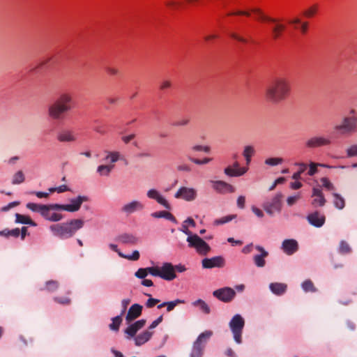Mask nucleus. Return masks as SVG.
<instances>
[{
    "label": "nucleus",
    "mask_w": 357,
    "mask_h": 357,
    "mask_svg": "<svg viewBox=\"0 0 357 357\" xmlns=\"http://www.w3.org/2000/svg\"><path fill=\"white\" fill-rule=\"evenodd\" d=\"M72 96L68 93H61L48 107V115L54 120H61L65 113L72 109Z\"/></svg>",
    "instance_id": "4"
},
{
    "label": "nucleus",
    "mask_w": 357,
    "mask_h": 357,
    "mask_svg": "<svg viewBox=\"0 0 357 357\" xmlns=\"http://www.w3.org/2000/svg\"><path fill=\"white\" fill-rule=\"evenodd\" d=\"M248 170V167H241L238 162H235L233 166H229L225 169V174L229 176L237 177L245 174Z\"/></svg>",
    "instance_id": "18"
},
{
    "label": "nucleus",
    "mask_w": 357,
    "mask_h": 357,
    "mask_svg": "<svg viewBox=\"0 0 357 357\" xmlns=\"http://www.w3.org/2000/svg\"><path fill=\"white\" fill-rule=\"evenodd\" d=\"M204 348L196 343H193L190 357H202Z\"/></svg>",
    "instance_id": "39"
},
{
    "label": "nucleus",
    "mask_w": 357,
    "mask_h": 357,
    "mask_svg": "<svg viewBox=\"0 0 357 357\" xmlns=\"http://www.w3.org/2000/svg\"><path fill=\"white\" fill-rule=\"evenodd\" d=\"M60 206L59 204H52L46 205L45 209L42 212V216L47 220L51 222H59L63 218V215L61 213L52 212V211H62L61 208L56 206Z\"/></svg>",
    "instance_id": "12"
},
{
    "label": "nucleus",
    "mask_w": 357,
    "mask_h": 357,
    "mask_svg": "<svg viewBox=\"0 0 357 357\" xmlns=\"http://www.w3.org/2000/svg\"><path fill=\"white\" fill-rule=\"evenodd\" d=\"M148 275V271L146 268H140L135 273V276L139 279H145Z\"/></svg>",
    "instance_id": "56"
},
{
    "label": "nucleus",
    "mask_w": 357,
    "mask_h": 357,
    "mask_svg": "<svg viewBox=\"0 0 357 357\" xmlns=\"http://www.w3.org/2000/svg\"><path fill=\"white\" fill-rule=\"evenodd\" d=\"M105 152L106 153V156L104 158V160L106 162L115 163L123 158L119 151H105Z\"/></svg>",
    "instance_id": "32"
},
{
    "label": "nucleus",
    "mask_w": 357,
    "mask_h": 357,
    "mask_svg": "<svg viewBox=\"0 0 357 357\" xmlns=\"http://www.w3.org/2000/svg\"><path fill=\"white\" fill-rule=\"evenodd\" d=\"M145 209L144 204L137 199H132L125 203L120 208V211L126 216H129L135 213L142 212Z\"/></svg>",
    "instance_id": "9"
},
{
    "label": "nucleus",
    "mask_w": 357,
    "mask_h": 357,
    "mask_svg": "<svg viewBox=\"0 0 357 357\" xmlns=\"http://www.w3.org/2000/svg\"><path fill=\"white\" fill-rule=\"evenodd\" d=\"M225 264L224 258L220 256L205 258L202 260V266L204 268H212L214 267L221 268L225 266Z\"/></svg>",
    "instance_id": "19"
},
{
    "label": "nucleus",
    "mask_w": 357,
    "mask_h": 357,
    "mask_svg": "<svg viewBox=\"0 0 357 357\" xmlns=\"http://www.w3.org/2000/svg\"><path fill=\"white\" fill-rule=\"evenodd\" d=\"M332 144L330 137L324 135H314L307 139L305 146L308 149H316L322 146H328Z\"/></svg>",
    "instance_id": "11"
},
{
    "label": "nucleus",
    "mask_w": 357,
    "mask_h": 357,
    "mask_svg": "<svg viewBox=\"0 0 357 357\" xmlns=\"http://www.w3.org/2000/svg\"><path fill=\"white\" fill-rule=\"evenodd\" d=\"M251 13L255 14L257 20L266 21L271 24V36L275 40L280 38L286 29V25L282 23V20L268 17L258 8H252L248 10H229L227 15H244L249 17Z\"/></svg>",
    "instance_id": "1"
},
{
    "label": "nucleus",
    "mask_w": 357,
    "mask_h": 357,
    "mask_svg": "<svg viewBox=\"0 0 357 357\" xmlns=\"http://www.w3.org/2000/svg\"><path fill=\"white\" fill-rule=\"evenodd\" d=\"M301 198V193L298 192L295 195L290 196L287 199V203L289 206L296 204Z\"/></svg>",
    "instance_id": "58"
},
{
    "label": "nucleus",
    "mask_w": 357,
    "mask_h": 357,
    "mask_svg": "<svg viewBox=\"0 0 357 357\" xmlns=\"http://www.w3.org/2000/svg\"><path fill=\"white\" fill-rule=\"evenodd\" d=\"M318 167H326V168H333V166H330V165H326V164L310 162V164L309 165V170L307 172V174L311 176L314 175L318 172V169H317Z\"/></svg>",
    "instance_id": "37"
},
{
    "label": "nucleus",
    "mask_w": 357,
    "mask_h": 357,
    "mask_svg": "<svg viewBox=\"0 0 357 357\" xmlns=\"http://www.w3.org/2000/svg\"><path fill=\"white\" fill-rule=\"evenodd\" d=\"M15 222L29 225L33 227H36L37 225V224L33 220H32L30 218V217L24 215H21L20 213L15 214Z\"/></svg>",
    "instance_id": "36"
},
{
    "label": "nucleus",
    "mask_w": 357,
    "mask_h": 357,
    "mask_svg": "<svg viewBox=\"0 0 357 357\" xmlns=\"http://www.w3.org/2000/svg\"><path fill=\"white\" fill-rule=\"evenodd\" d=\"M256 250L260 252L259 255H256L253 259L257 267H264L266 264L265 258L268 256V252L261 246H256Z\"/></svg>",
    "instance_id": "27"
},
{
    "label": "nucleus",
    "mask_w": 357,
    "mask_h": 357,
    "mask_svg": "<svg viewBox=\"0 0 357 357\" xmlns=\"http://www.w3.org/2000/svg\"><path fill=\"white\" fill-rule=\"evenodd\" d=\"M236 218V215H229L214 220V225H219L227 223Z\"/></svg>",
    "instance_id": "44"
},
{
    "label": "nucleus",
    "mask_w": 357,
    "mask_h": 357,
    "mask_svg": "<svg viewBox=\"0 0 357 357\" xmlns=\"http://www.w3.org/2000/svg\"><path fill=\"white\" fill-rule=\"evenodd\" d=\"M212 335L213 331L208 330L205 331L201 334H199V335L194 342L205 348L207 342L209 340Z\"/></svg>",
    "instance_id": "31"
},
{
    "label": "nucleus",
    "mask_w": 357,
    "mask_h": 357,
    "mask_svg": "<svg viewBox=\"0 0 357 357\" xmlns=\"http://www.w3.org/2000/svg\"><path fill=\"white\" fill-rule=\"evenodd\" d=\"M282 197V193H277L270 201L264 202L262 206L269 215L272 216L275 212H280Z\"/></svg>",
    "instance_id": "8"
},
{
    "label": "nucleus",
    "mask_w": 357,
    "mask_h": 357,
    "mask_svg": "<svg viewBox=\"0 0 357 357\" xmlns=\"http://www.w3.org/2000/svg\"><path fill=\"white\" fill-rule=\"evenodd\" d=\"M183 303H185V301L181 300V299H176L172 301L167 302V305H166L167 311L168 312H169L172 311L174 309V307L176 306H177L178 305L183 304Z\"/></svg>",
    "instance_id": "46"
},
{
    "label": "nucleus",
    "mask_w": 357,
    "mask_h": 357,
    "mask_svg": "<svg viewBox=\"0 0 357 357\" xmlns=\"http://www.w3.org/2000/svg\"><path fill=\"white\" fill-rule=\"evenodd\" d=\"M269 288L274 294L280 296L285 293L287 286L284 283L273 282L269 284Z\"/></svg>",
    "instance_id": "29"
},
{
    "label": "nucleus",
    "mask_w": 357,
    "mask_h": 357,
    "mask_svg": "<svg viewBox=\"0 0 357 357\" xmlns=\"http://www.w3.org/2000/svg\"><path fill=\"white\" fill-rule=\"evenodd\" d=\"M191 151L194 152L203 151L208 153L211 151V148L208 146L197 144L191 147Z\"/></svg>",
    "instance_id": "53"
},
{
    "label": "nucleus",
    "mask_w": 357,
    "mask_h": 357,
    "mask_svg": "<svg viewBox=\"0 0 357 357\" xmlns=\"http://www.w3.org/2000/svg\"><path fill=\"white\" fill-rule=\"evenodd\" d=\"M252 211L255 213V215H257L258 218H263L264 216V212L259 208H257L255 206H252L251 207Z\"/></svg>",
    "instance_id": "63"
},
{
    "label": "nucleus",
    "mask_w": 357,
    "mask_h": 357,
    "mask_svg": "<svg viewBox=\"0 0 357 357\" xmlns=\"http://www.w3.org/2000/svg\"><path fill=\"white\" fill-rule=\"evenodd\" d=\"M116 241L122 244L134 245L138 243V238L129 233H124L117 236Z\"/></svg>",
    "instance_id": "26"
},
{
    "label": "nucleus",
    "mask_w": 357,
    "mask_h": 357,
    "mask_svg": "<svg viewBox=\"0 0 357 357\" xmlns=\"http://www.w3.org/2000/svg\"><path fill=\"white\" fill-rule=\"evenodd\" d=\"M148 274H151L153 276L160 277V267L159 266H151L146 268Z\"/></svg>",
    "instance_id": "59"
},
{
    "label": "nucleus",
    "mask_w": 357,
    "mask_h": 357,
    "mask_svg": "<svg viewBox=\"0 0 357 357\" xmlns=\"http://www.w3.org/2000/svg\"><path fill=\"white\" fill-rule=\"evenodd\" d=\"M58 287L59 283L55 280H50L46 282V289L49 291H54Z\"/></svg>",
    "instance_id": "55"
},
{
    "label": "nucleus",
    "mask_w": 357,
    "mask_h": 357,
    "mask_svg": "<svg viewBox=\"0 0 357 357\" xmlns=\"http://www.w3.org/2000/svg\"><path fill=\"white\" fill-rule=\"evenodd\" d=\"M114 167V165H101L98 167L97 172L100 176H109Z\"/></svg>",
    "instance_id": "38"
},
{
    "label": "nucleus",
    "mask_w": 357,
    "mask_h": 357,
    "mask_svg": "<svg viewBox=\"0 0 357 357\" xmlns=\"http://www.w3.org/2000/svg\"><path fill=\"white\" fill-rule=\"evenodd\" d=\"M321 182L323 187H324L328 190H335V186L329 181V179L328 178L324 177V178H321Z\"/></svg>",
    "instance_id": "54"
},
{
    "label": "nucleus",
    "mask_w": 357,
    "mask_h": 357,
    "mask_svg": "<svg viewBox=\"0 0 357 357\" xmlns=\"http://www.w3.org/2000/svg\"><path fill=\"white\" fill-rule=\"evenodd\" d=\"M197 196L198 192L197 189L186 186L179 188L174 194V197L176 199H183L189 202L195 201Z\"/></svg>",
    "instance_id": "10"
},
{
    "label": "nucleus",
    "mask_w": 357,
    "mask_h": 357,
    "mask_svg": "<svg viewBox=\"0 0 357 357\" xmlns=\"http://www.w3.org/2000/svg\"><path fill=\"white\" fill-rule=\"evenodd\" d=\"M213 296L224 303H229L234 298L236 291L231 287H223L214 291Z\"/></svg>",
    "instance_id": "14"
},
{
    "label": "nucleus",
    "mask_w": 357,
    "mask_h": 357,
    "mask_svg": "<svg viewBox=\"0 0 357 357\" xmlns=\"http://www.w3.org/2000/svg\"><path fill=\"white\" fill-rule=\"evenodd\" d=\"M237 206L243 209L245 208V197L243 195H241L237 198L236 200Z\"/></svg>",
    "instance_id": "61"
},
{
    "label": "nucleus",
    "mask_w": 357,
    "mask_h": 357,
    "mask_svg": "<svg viewBox=\"0 0 357 357\" xmlns=\"http://www.w3.org/2000/svg\"><path fill=\"white\" fill-rule=\"evenodd\" d=\"M298 165L300 167V169L293 174L292 178L294 180H299L301 178V174L307 169V165L305 163H298Z\"/></svg>",
    "instance_id": "49"
},
{
    "label": "nucleus",
    "mask_w": 357,
    "mask_h": 357,
    "mask_svg": "<svg viewBox=\"0 0 357 357\" xmlns=\"http://www.w3.org/2000/svg\"><path fill=\"white\" fill-rule=\"evenodd\" d=\"M283 162L282 158H269L265 160V164L269 166H276Z\"/></svg>",
    "instance_id": "48"
},
{
    "label": "nucleus",
    "mask_w": 357,
    "mask_h": 357,
    "mask_svg": "<svg viewBox=\"0 0 357 357\" xmlns=\"http://www.w3.org/2000/svg\"><path fill=\"white\" fill-rule=\"evenodd\" d=\"M83 225L82 220L74 219L66 222L52 225L50 226V230L54 236L61 239H67L73 236Z\"/></svg>",
    "instance_id": "3"
},
{
    "label": "nucleus",
    "mask_w": 357,
    "mask_h": 357,
    "mask_svg": "<svg viewBox=\"0 0 357 357\" xmlns=\"http://www.w3.org/2000/svg\"><path fill=\"white\" fill-rule=\"evenodd\" d=\"M318 9L319 6L317 4L312 5L304 11L303 15L307 17H312L317 14Z\"/></svg>",
    "instance_id": "45"
},
{
    "label": "nucleus",
    "mask_w": 357,
    "mask_h": 357,
    "mask_svg": "<svg viewBox=\"0 0 357 357\" xmlns=\"http://www.w3.org/2000/svg\"><path fill=\"white\" fill-rule=\"evenodd\" d=\"M346 153L348 158L357 157V144L349 146L346 149Z\"/></svg>",
    "instance_id": "51"
},
{
    "label": "nucleus",
    "mask_w": 357,
    "mask_h": 357,
    "mask_svg": "<svg viewBox=\"0 0 357 357\" xmlns=\"http://www.w3.org/2000/svg\"><path fill=\"white\" fill-rule=\"evenodd\" d=\"M160 278L165 280L171 281L176 277L174 273V267L171 263H164L162 266L160 267Z\"/></svg>",
    "instance_id": "17"
},
{
    "label": "nucleus",
    "mask_w": 357,
    "mask_h": 357,
    "mask_svg": "<svg viewBox=\"0 0 357 357\" xmlns=\"http://www.w3.org/2000/svg\"><path fill=\"white\" fill-rule=\"evenodd\" d=\"M339 252L341 254H348L351 252V248L346 241H342L340 244Z\"/></svg>",
    "instance_id": "52"
},
{
    "label": "nucleus",
    "mask_w": 357,
    "mask_h": 357,
    "mask_svg": "<svg viewBox=\"0 0 357 357\" xmlns=\"http://www.w3.org/2000/svg\"><path fill=\"white\" fill-rule=\"evenodd\" d=\"M212 159L211 158H205L202 160L201 159H197V158H190V160L191 162H192L193 163L196 164V165H205V164H207Z\"/></svg>",
    "instance_id": "60"
},
{
    "label": "nucleus",
    "mask_w": 357,
    "mask_h": 357,
    "mask_svg": "<svg viewBox=\"0 0 357 357\" xmlns=\"http://www.w3.org/2000/svg\"><path fill=\"white\" fill-rule=\"evenodd\" d=\"M87 201L88 197L86 196L79 195L75 198L71 199L70 204H60V206H57L56 207L61 208L62 211H66L68 212H75L79 210L83 202Z\"/></svg>",
    "instance_id": "13"
},
{
    "label": "nucleus",
    "mask_w": 357,
    "mask_h": 357,
    "mask_svg": "<svg viewBox=\"0 0 357 357\" xmlns=\"http://www.w3.org/2000/svg\"><path fill=\"white\" fill-rule=\"evenodd\" d=\"M151 215L155 218H163L169 220L173 222H176V220L175 217L171 213L166 211H160L153 212L151 214Z\"/></svg>",
    "instance_id": "34"
},
{
    "label": "nucleus",
    "mask_w": 357,
    "mask_h": 357,
    "mask_svg": "<svg viewBox=\"0 0 357 357\" xmlns=\"http://www.w3.org/2000/svg\"><path fill=\"white\" fill-rule=\"evenodd\" d=\"M119 257L131 261H137L139 259L140 255L139 251L135 250L132 252V255H124L122 252H119Z\"/></svg>",
    "instance_id": "47"
},
{
    "label": "nucleus",
    "mask_w": 357,
    "mask_h": 357,
    "mask_svg": "<svg viewBox=\"0 0 357 357\" xmlns=\"http://www.w3.org/2000/svg\"><path fill=\"white\" fill-rule=\"evenodd\" d=\"M165 5L170 9L176 10L179 7L182 6V3L179 1L169 0L165 2Z\"/></svg>",
    "instance_id": "57"
},
{
    "label": "nucleus",
    "mask_w": 357,
    "mask_h": 357,
    "mask_svg": "<svg viewBox=\"0 0 357 357\" xmlns=\"http://www.w3.org/2000/svg\"><path fill=\"white\" fill-rule=\"evenodd\" d=\"M229 328L232 332L234 339L237 344L242 342V333L245 326V320L241 315L235 314L231 319Z\"/></svg>",
    "instance_id": "6"
},
{
    "label": "nucleus",
    "mask_w": 357,
    "mask_h": 357,
    "mask_svg": "<svg viewBox=\"0 0 357 357\" xmlns=\"http://www.w3.org/2000/svg\"><path fill=\"white\" fill-rule=\"evenodd\" d=\"M187 242L189 247L195 248L202 255H207L211 250L210 246L197 234L188 236Z\"/></svg>",
    "instance_id": "7"
},
{
    "label": "nucleus",
    "mask_w": 357,
    "mask_h": 357,
    "mask_svg": "<svg viewBox=\"0 0 357 357\" xmlns=\"http://www.w3.org/2000/svg\"><path fill=\"white\" fill-rule=\"evenodd\" d=\"M349 116L342 119L340 124L335 125L333 128L335 136H341L355 132L357 130V112L355 109H351Z\"/></svg>",
    "instance_id": "5"
},
{
    "label": "nucleus",
    "mask_w": 357,
    "mask_h": 357,
    "mask_svg": "<svg viewBox=\"0 0 357 357\" xmlns=\"http://www.w3.org/2000/svg\"><path fill=\"white\" fill-rule=\"evenodd\" d=\"M25 180L24 174L22 170L17 171L12 177V184L18 185L22 183Z\"/></svg>",
    "instance_id": "40"
},
{
    "label": "nucleus",
    "mask_w": 357,
    "mask_h": 357,
    "mask_svg": "<svg viewBox=\"0 0 357 357\" xmlns=\"http://www.w3.org/2000/svg\"><path fill=\"white\" fill-rule=\"evenodd\" d=\"M191 305L194 307H199V310L204 314H208L211 312L209 305L202 299H197L193 301Z\"/></svg>",
    "instance_id": "33"
},
{
    "label": "nucleus",
    "mask_w": 357,
    "mask_h": 357,
    "mask_svg": "<svg viewBox=\"0 0 357 357\" xmlns=\"http://www.w3.org/2000/svg\"><path fill=\"white\" fill-rule=\"evenodd\" d=\"M213 188L219 193L234 192V188L222 181H212Z\"/></svg>",
    "instance_id": "22"
},
{
    "label": "nucleus",
    "mask_w": 357,
    "mask_h": 357,
    "mask_svg": "<svg viewBox=\"0 0 357 357\" xmlns=\"http://www.w3.org/2000/svg\"><path fill=\"white\" fill-rule=\"evenodd\" d=\"M146 195L149 199L155 200L158 204L165 208L170 209V204L158 190L155 188H150L146 191Z\"/></svg>",
    "instance_id": "15"
},
{
    "label": "nucleus",
    "mask_w": 357,
    "mask_h": 357,
    "mask_svg": "<svg viewBox=\"0 0 357 357\" xmlns=\"http://www.w3.org/2000/svg\"><path fill=\"white\" fill-rule=\"evenodd\" d=\"M290 24L294 25V29H300L303 34H305L307 31L308 23L306 22H301L298 17H295L289 21Z\"/></svg>",
    "instance_id": "30"
},
{
    "label": "nucleus",
    "mask_w": 357,
    "mask_h": 357,
    "mask_svg": "<svg viewBox=\"0 0 357 357\" xmlns=\"http://www.w3.org/2000/svg\"><path fill=\"white\" fill-rule=\"evenodd\" d=\"M302 288L305 292L316 291L312 282L310 280H307L302 283Z\"/></svg>",
    "instance_id": "50"
},
{
    "label": "nucleus",
    "mask_w": 357,
    "mask_h": 357,
    "mask_svg": "<svg viewBox=\"0 0 357 357\" xmlns=\"http://www.w3.org/2000/svg\"><path fill=\"white\" fill-rule=\"evenodd\" d=\"M121 314L118 315L112 319V324H109V328L112 331H117L119 329V326L122 322Z\"/></svg>",
    "instance_id": "43"
},
{
    "label": "nucleus",
    "mask_w": 357,
    "mask_h": 357,
    "mask_svg": "<svg viewBox=\"0 0 357 357\" xmlns=\"http://www.w3.org/2000/svg\"><path fill=\"white\" fill-rule=\"evenodd\" d=\"M333 195L334 197L333 202L335 206L338 209H342L345 206L344 198L337 193H333Z\"/></svg>",
    "instance_id": "42"
},
{
    "label": "nucleus",
    "mask_w": 357,
    "mask_h": 357,
    "mask_svg": "<svg viewBox=\"0 0 357 357\" xmlns=\"http://www.w3.org/2000/svg\"><path fill=\"white\" fill-rule=\"evenodd\" d=\"M255 153V149L252 145L245 146L243 149V155L245 158L246 165H249L251 162L252 157Z\"/></svg>",
    "instance_id": "35"
},
{
    "label": "nucleus",
    "mask_w": 357,
    "mask_h": 357,
    "mask_svg": "<svg viewBox=\"0 0 357 357\" xmlns=\"http://www.w3.org/2000/svg\"><path fill=\"white\" fill-rule=\"evenodd\" d=\"M26 206L28 209L32 211L33 212H37L42 215V212L45 209L46 205L29 202L26 204Z\"/></svg>",
    "instance_id": "41"
},
{
    "label": "nucleus",
    "mask_w": 357,
    "mask_h": 357,
    "mask_svg": "<svg viewBox=\"0 0 357 357\" xmlns=\"http://www.w3.org/2000/svg\"><path fill=\"white\" fill-rule=\"evenodd\" d=\"M291 86L289 79L284 77L273 79L266 90V98L273 103L284 100L290 94Z\"/></svg>",
    "instance_id": "2"
},
{
    "label": "nucleus",
    "mask_w": 357,
    "mask_h": 357,
    "mask_svg": "<svg viewBox=\"0 0 357 357\" xmlns=\"http://www.w3.org/2000/svg\"><path fill=\"white\" fill-rule=\"evenodd\" d=\"M307 220L310 225L316 227H321L324 225L326 218L324 215L321 214L318 211H315L310 213L307 216Z\"/></svg>",
    "instance_id": "21"
},
{
    "label": "nucleus",
    "mask_w": 357,
    "mask_h": 357,
    "mask_svg": "<svg viewBox=\"0 0 357 357\" xmlns=\"http://www.w3.org/2000/svg\"><path fill=\"white\" fill-rule=\"evenodd\" d=\"M153 332L150 331L146 330L143 331L137 336L134 337L135 344L137 347L143 345L151 338Z\"/></svg>",
    "instance_id": "28"
},
{
    "label": "nucleus",
    "mask_w": 357,
    "mask_h": 357,
    "mask_svg": "<svg viewBox=\"0 0 357 357\" xmlns=\"http://www.w3.org/2000/svg\"><path fill=\"white\" fill-rule=\"evenodd\" d=\"M56 139L62 143H73L77 140V135L72 129H63L58 132Z\"/></svg>",
    "instance_id": "16"
},
{
    "label": "nucleus",
    "mask_w": 357,
    "mask_h": 357,
    "mask_svg": "<svg viewBox=\"0 0 357 357\" xmlns=\"http://www.w3.org/2000/svg\"><path fill=\"white\" fill-rule=\"evenodd\" d=\"M54 300L56 302L63 305H68L70 303V298L66 297H55Z\"/></svg>",
    "instance_id": "62"
},
{
    "label": "nucleus",
    "mask_w": 357,
    "mask_h": 357,
    "mask_svg": "<svg viewBox=\"0 0 357 357\" xmlns=\"http://www.w3.org/2000/svg\"><path fill=\"white\" fill-rule=\"evenodd\" d=\"M298 245L296 240L287 239L284 240L282 244V249L289 255L294 254L298 250Z\"/></svg>",
    "instance_id": "25"
},
{
    "label": "nucleus",
    "mask_w": 357,
    "mask_h": 357,
    "mask_svg": "<svg viewBox=\"0 0 357 357\" xmlns=\"http://www.w3.org/2000/svg\"><path fill=\"white\" fill-rule=\"evenodd\" d=\"M312 197H313L312 202V205L313 206H323L325 204L326 199L319 188H313Z\"/></svg>",
    "instance_id": "23"
},
{
    "label": "nucleus",
    "mask_w": 357,
    "mask_h": 357,
    "mask_svg": "<svg viewBox=\"0 0 357 357\" xmlns=\"http://www.w3.org/2000/svg\"><path fill=\"white\" fill-rule=\"evenodd\" d=\"M142 312V306L139 304H133L131 305L126 317L127 323H130L139 317L141 315Z\"/></svg>",
    "instance_id": "24"
},
{
    "label": "nucleus",
    "mask_w": 357,
    "mask_h": 357,
    "mask_svg": "<svg viewBox=\"0 0 357 357\" xmlns=\"http://www.w3.org/2000/svg\"><path fill=\"white\" fill-rule=\"evenodd\" d=\"M145 319H140L128 326L125 329V333L127 335L126 338L130 339L134 337L138 331L145 326Z\"/></svg>",
    "instance_id": "20"
},
{
    "label": "nucleus",
    "mask_w": 357,
    "mask_h": 357,
    "mask_svg": "<svg viewBox=\"0 0 357 357\" xmlns=\"http://www.w3.org/2000/svg\"><path fill=\"white\" fill-rule=\"evenodd\" d=\"M160 302L158 299L150 298L147 300L146 303V306L149 308L153 307L156 304H158Z\"/></svg>",
    "instance_id": "64"
}]
</instances>
